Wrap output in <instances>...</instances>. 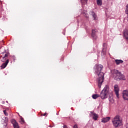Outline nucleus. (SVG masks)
<instances>
[{
  "instance_id": "c85d7f7f",
  "label": "nucleus",
  "mask_w": 128,
  "mask_h": 128,
  "mask_svg": "<svg viewBox=\"0 0 128 128\" xmlns=\"http://www.w3.org/2000/svg\"><path fill=\"white\" fill-rule=\"evenodd\" d=\"M3 104H4V102H3Z\"/></svg>"
},
{
  "instance_id": "dca6fc26",
  "label": "nucleus",
  "mask_w": 128,
  "mask_h": 128,
  "mask_svg": "<svg viewBox=\"0 0 128 128\" xmlns=\"http://www.w3.org/2000/svg\"><path fill=\"white\" fill-rule=\"evenodd\" d=\"M3 120H4V124H7L8 122V118L6 117H4V118H3Z\"/></svg>"
},
{
  "instance_id": "0eeeda50",
  "label": "nucleus",
  "mask_w": 128,
  "mask_h": 128,
  "mask_svg": "<svg viewBox=\"0 0 128 128\" xmlns=\"http://www.w3.org/2000/svg\"><path fill=\"white\" fill-rule=\"evenodd\" d=\"M11 122H12V124H13V126L14 128H20L17 122L14 119L12 120Z\"/></svg>"
},
{
  "instance_id": "5701e85b",
  "label": "nucleus",
  "mask_w": 128,
  "mask_h": 128,
  "mask_svg": "<svg viewBox=\"0 0 128 128\" xmlns=\"http://www.w3.org/2000/svg\"><path fill=\"white\" fill-rule=\"evenodd\" d=\"M106 46V43H104L103 46Z\"/></svg>"
},
{
  "instance_id": "412c9836",
  "label": "nucleus",
  "mask_w": 128,
  "mask_h": 128,
  "mask_svg": "<svg viewBox=\"0 0 128 128\" xmlns=\"http://www.w3.org/2000/svg\"><path fill=\"white\" fill-rule=\"evenodd\" d=\"M3 112L4 114H5L6 116H8V112H6V110H3Z\"/></svg>"
},
{
  "instance_id": "aec40b11",
  "label": "nucleus",
  "mask_w": 128,
  "mask_h": 128,
  "mask_svg": "<svg viewBox=\"0 0 128 128\" xmlns=\"http://www.w3.org/2000/svg\"><path fill=\"white\" fill-rule=\"evenodd\" d=\"M20 124H24V118H21L20 121Z\"/></svg>"
},
{
  "instance_id": "393cba45",
  "label": "nucleus",
  "mask_w": 128,
  "mask_h": 128,
  "mask_svg": "<svg viewBox=\"0 0 128 128\" xmlns=\"http://www.w3.org/2000/svg\"><path fill=\"white\" fill-rule=\"evenodd\" d=\"M64 128H68V126H64Z\"/></svg>"
},
{
  "instance_id": "1a4fd4ad",
  "label": "nucleus",
  "mask_w": 128,
  "mask_h": 128,
  "mask_svg": "<svg viewBox=\"0 0 128 128\" xmlns=\"http://www.w3.org/2000/svg\"><path fill=\"white\" fill-rule=\"evenodd\" d=\"M96 32H98V30L96 29H94L92 30V36L94 38L96 39Z\"/></svg>"
},
{
  "instance_id": "6ab92c4d",
  "label": "nucleus",
  "mask_w": 128,
  "mask_h": 128,
  "mask_svg": "<svg viewBox=\"0 0 128 128\" xmlns=\"http://www.w3.org/2000/svg\"><path fill=\"white\" fill-rule=\"evenodd\" d=\"M92 14L94 20H96V14H94V12H92Z\"/></svg>"
},
{
  "instance_id": "4be33fe9",
  "label": "nucleus",
  "mask_w": 128,
  "mask_h": 128,
  "mask_svg": "<svg viewBox=\"0 0 128 128\" xmlns=\"http://www.w3.org/2000/svg\"><path fill=\"white\" fill-rule=\"evenodd\" d=\"M106 50L104 49V48H103L102 54H106Z\"/></svg>"
},
{
  "instance_id": "7ed1b4c3",
  "label": "nucleus",
  "mask_w": 128,
  "mask_h": 128,
  "mask_svg": "<svg viewBox=\"0 0 128 128\" xmlns=\"http://www.w3.org/2000/svg\"><path fill=\"white\" fill-rule=\"evenodd\" d=\"M112 124L114 128H118L122 124V120H120V115H116L112 119Z\"/></svg>"
},
{
  "instance_id": "20e7f679",
  "label": "nucleus",
  "mask_w": 128,
  "mask_h": 128,
  "mask_svg": "<svg viewBox=\"0 0 128 128\" xmlns=\"http://www.w3.org/2000/svg\"><path fill=\"white\" fill-rule=\"evenodd\" d=\"M110 94V89L108 86H106L100 94V97L102 100H104L108 98V95Z\"/></svg>"
},
{
  "instance_id": "9d476101",
  "label": "nucleus",
  "mask_w": 128,
  "mask_h": 128,
  "mask_svg": "<svg viewBox=\"0 0 128 128\" xmlns=\"http://www.w3.org/2000/svg\"><path fill=\"white\" fill-rule=\"evenodd\" d=\"M10 62V60L8 59L6 60L5 62L3 63L2 65L0 66L2 68H5L8 66V62Z\"/></svg>"
},
{
  "instance_id": "a878e982",
  "label": "nucleus",
  "mask_w": 128,
  "mask_h": 128,
  "mask_svg": "<svg viewBox=\"0 0 128 128\" xmlns=\"http://www.w3.org/2000/svg\"><path fill=\"white\" fill-rule=\"evenodd\" d=\"M46 113H44V114H42V116H46Z\"/></svg>"
},
{
  "instance_id": "9b49d317",
  "label": "nucleus",
  "mask_w": 128,
  "mask_h": 128,
  "mask_svg": "<svg viewBox=\"0 0 128 128\" xmlns=\"http://www.w3.org/2000/svg\"><path fill=\"white\" fill-rule=\"evenodd\" d=\"M110 120V117L108 116V117H106L102 118V122L106 123V122H109Z\"/></svg>"
},
{
  "instance_id": "2eb2a0df",
  "label": "nucleus",
  "mask_w": 128,
  "mask_h": 128,
  "mask_svg": "<svg viewBox=\"0 0 128 128\" xmlns=\"http://www.w3.org/2000/svg\"><path fill=\"white\" fill-rule=\"evenodd\" d=\"M100 95L98 94H94L92 96V98L94 100H96V98H100Z\"/></svg>"
},
{
  "instance_id": "c756f323",
  "label": "nucleus",
  "mask_w": 128,
  "mask_h": 128,
  "mask_svg": "<svg viewBox=\"0 0 128 128\" xmlns=\"http://www.w3.org/2000/svg\"><path fill=\"white\" fill-rule=\"evenodd\" d=\"M86 18H88V16H86Z\"/></svg>"
},
{
  "instance_id": "bb28decb",
  "label": "nucleus",
  "mask_w": 128,
  "mask_h": 128,
  "mask_svg": "<svg viewBox=\"0 0 128 128\" xmlns=\"http://www.w3.org/2000/svg\"><path fill=\"white\" fill-rule=\"evenodd\" d=\"M0 2H1V4H2V0H0Z\"/></svg>"
},
{
  "instance_id": "f03ea898",
  "label": "nucleus",
  "mask_w": 128,
  "mask_h": 128,
  "mask_svg": "<svg viewBox=\"0 0 128 128\" xmlns=\"http://www.w3.org/2000/svg\"><path fill=\"white\" fill-rule=\"evenodd\" d=\"M111 74H112L113 78L116 80H126V78H124V74H122L120 72H119L118 70H112Z\"/></svg>"
},
{
  "instance_id": "b1692460",
  "label": "nucleus",
  "mask_w": 128,
  "mask_h": 128,
  "mask_svg": "<svg viewBox=\"0 0 128 128\" xmlns=\"http://www.w3.org/2000/svg\"><path fill=\"white\" fill-rule=\"evenodd\" d=\"M126 128H128V123L126 124Z\"/></svg>"
},
{
  "instance_id": "f3484780",
  "label": "nucleus",
  "mask_w": 128,
  "mask_h": 128,
  "mask_svg": "<svg viewBox=\"0 0 128 128\" xmlns=\"http://www.w3.org/2000/svg\"><path fill=\"white\" fill-rule=\"evenodd\" d=\"M96 2L98 6H102V0H96Z\"/></svg>"
},
{
  "instance_id": "4468645a",
  "label": "nucleus",
  "mask_w": 128,
  "mask_h": 128,
  "mask_svg": "<svg viewBox=\"0 0 128 128\" xmlns=\"http://www.w3.org/2000/svg\"><path fill=\"white\" fill-rule=\"evenodd\" d=\"M115 62L116 64L118 65V64H122V62H124V60H116Z\"/></svg>"
},
{
  "instance_id": "f257e3e1",
  "label": "nucleus",
  "mask_w": 128,
  "mask_h": 128,
  "mask_svg": "<svg viewBox=\"0 0 128 128\" xmlns=\"http://www.w3.org/2000/svg\"><path fill=\"white\" fill-rule=\"evenodd\" d=\"M104 66L102 64H96L94 67V70L96 74L98 76L97 79V82L98 83V88H100L102 82H104V74L102 72V70Z\"/></svg>"
},
{
  "instance_id": "f8f14e48",
  "label": "nucleus",
  "mask_w": 128,
  "mask_h": 128,
  "mask_svg": "<svg viewBox=\"0 0 128 128\" xmlns=\"http://www.w3.org/2000/svg\"><path fill=\"white\" fill-rule=\"evenodd\" d=\"M124 34L125 38L128 40V30L127 29L124 30Z\"/></svg>"
},
{
  "instance_id": "423d86ee",
  "label": "nucleus",
  "mask_w": 128,
  "mask_h": 128,
  "mask_svg": "<svg viewBox=\"0 0 128 128\" xmlns=\"http://www.w3.org/2000/svg\"><path fill=\"white\" fill-rule=\"evenodd\" d=\"M122 96L124 100H128V90H124L122 92Z\"/></svg>"
},
{
  "instance_id": "a211bd4d",
  "label": "nucleus",
  "mask_w": 128,
  "mask_h": 128,
  "mask_svg": "<svg viewBox=\"0 0 128 128\" xmlns=\"http://www.w3.org/2000/svg\"><path fill=\"white\" fill-rule=\"evenodd\" d=\"M82 4H88V0H80Z\"/></svg>"
},
{
  "instance_id": "6e6552de",
  "label": "nucleus",
  "mask_w": 128,
  "mask_h": 128,
  "mask_svg": "<svg viewBox=\"0 0 128 128\" xmlns=\"http://www.w3.org/2000/svg\"><path fill=\"white\" fill-rule=\"evenodd\" d=\"M90 116H92L94 120H96L98 118V116L94 112H90Z\"/></svg>"
},
{
  "instance_id": "ddd939ff",
  "label": "nucleus",
  "mask_w": 128,
  "mask_h": 128,
  "mask_svg": "<svg viewBox=\"0 0 128 128\" xmlns=\"http://www.w3.org/2000/svg\"><path fill=\"white\" fill-rule=\"evenodd\" d=\"M8 56V54H4V56L2 57V56H0V60H1L4 62H6V58Z\"/></svg>"
},
{
  "instance_id": "39448f33",
  "label": "nucleus",
  "mask_w": 128,
  "mask_h": 128,
  "mask_svg": "<svg viewBox=\"0 0 128 128\" xmlns=\"http://www.w3.org/2000/svg\"><path fill=\"white\" fill-rule=\"evenodd\" d=\"M114 90L116 97L118 98H120V94H118V92H120V88H118V85L116 84L114 86Z\"/></svg>"
},
{
  "instance_id": "cd10ccee",
  "label": "nucleus",
  "mask_w": 128,
  "mask_h": 128,
  "mask_svg": "<svg viewBox=\"0 0 128 128\" xmlns=\"http://www.w3.org/2000/svg\"><path fill=\"white\" fill-rule=\"evenodd\" d=\"M4 54V52H2V54Z\"/></svg>"
}]
</instances>
